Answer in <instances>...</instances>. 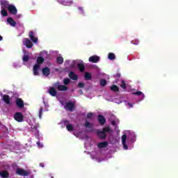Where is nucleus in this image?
<instances>
[{"mask_svg":"<svg viewBox=\"0 0 178 178\" xmlns=\"http://www.w3.org/2000/svg\"><path fill=\"white\" fill-rule=\"evenodd\" d=\"M55 88H57L58 91H67L69 88L65 85H60V82H56L54 83Z\"/></svg>","mask_w":178,"mask_h":178,"instance_id":"1","label":"nucleus"},{"mask_svg":"<svg viewBox=\"0 0 178 178\" xmlns=\"http://www.w3.org/2000/svg\"><path fill=\"white\" fill-rule=\"evenodd\" d=\"M74 103L72 102H68L65 103V105L64 106V108L67 111H69V112H73V109H74Z\"/></svg>","mask_w":178,"mask_h":178,"instance_id":"2","label":"nucleus"},{"mask_svg":"<svg viewBox=\"0 0 178 178\" xmlns=\"http://www.w3.org/2000/svg\"><path fill=\"white\" fill-rule=\"evenodd\" d=\"M15 173L18 175V176H29V175H30L29 171H26L23 168H17Z\"/></svg>","mask_w":178,"mask_h":178,"instance_id":"3","label":"nucleus"},{"mask_svg":"<svg viewBox=\"0 0 178 178\" xmlns=\"http://www.w3.org/2000/svg\"><path fill=\"white\" fill-rule=\"evenodd\" d=\"M14 119L17 122H22L23 120H24V116H23V113L20 112H17L14 115Z\"/></svg>","mask_w":178,"mask_h":178,"instance_id":"4","label":"nucleus"},{"mask_svg":"<svg viewBox=\"0 0 178 178\" xmlns=\"http://www.w3.org/2000/svg\"><path fill=\"white\" fill-rule=\"evenodd\" d=\"M8 10L10 13V15H17V8H16V6L15 5H10L8 6Z\"/></svg>","mask_w":178,"mask_h":178,"instance_id":"5","label":"nucleus"},{"mask_svg":"<svg viewBox=\"0 0 178 178\" xmlns=\"http://www.w3.org/2000/svg\"><path fill=\"white\" fill-rule=\"evenodd\" d=\"M29 37L31 41L33 42V44H38V38L35 37V35H34V31H31L29 32Z\"/></svg>","mask_w":178,"mask_h":178,"instance_id":"6","label":"nucleus"},{"mask_svg":"<svg viewBox=\"0 0 178 178\" xmlns=\"http://www.w3.org/2000/svg\"><path fill=\"white\" fill-rule=\"evenodd\" d=\"M15 104L19 109L24 108V101L22 98H17L15 100Z\"/></svg>","mask_w":178,"mask_h":178,"instance_id":"7","label":"nucleus"},{"mask_svg":"<svg viewBox=\"0 0 178 178\" xmlns=\"http://www.w3.org/2000/svg\"><path fill=\"white\" fill-rule=\"evenodd\" d=\"M1 100L3 101L6 105H12L10 96H9V95H3Z\"/></svg>","mask_w":178,"mask_h":178,"instance_id":"8","label":"nucleus"},{"mask_svg":"<svg viewBox=\"0 0 178 178\" xmlns=\"http://www.w3.org/2000/svg\"><path fill=\"white\" fill-rule=\"evenodd\" d=\"M29 131L33 133L34 136H40V131L38 130V126L33 125L31 127Z\"/></svg>","mask_w":178,"mask_h":178,"instance_id":"9","label":"nucleus"},{"mask_svg":"<svg viewBox=\"0 0 178 178\" xmlns=\"http://www.w3.org/2000/svg\"><path fill=\"white\" fill-rule=\"evenodd\" d=\"M24 45L26 47V48L31 49L33 48V42L29 38L24 39Z\"/></svg>","mask_w":178,"mask_h":178,"instance_id":"10","label":"nucleus"},{"mask_svg":"<svg viewBox=\"0 0 178 178\" xmlns=\"http://www.w3.org/2000/svg\"><path fill=\"white\" fill-rule=\"evenodd\" d=\"M99 59L100 58L98 56H92L89 58V62H91L92 63H98Z\"/></svg>","mask_w":178,"mask_h":178,"instance_id":"11","label":"nucleus"},{"mask_svg":"<svg viewBox=\"0 0 178 178\" xmlns=\"http://www.w3.org/2000/svg\"><path fill=\"white\" fill-rule=\"evenodd\" d=\"M58 1L61 3V5H65V6H69L73 3L72 0H58Z\"/></svg>","mask_w":178,"mask_h":178,"instance_id":"12","label":"nucleus"},{"mask_svg":"<svg viewBox=\"0 0 178 178\" xmlns=\"http://www.w3.org/2000/svg\"><path fill=\"white\" fill-rule=\"evenodd\" d=\"M42 72L44 76H48L51 74V70L49 67H45L42 69Z\"/></svg>","mask_w":178,"mask_h":178,"instance_id":"13","label":"nucleus"},{"mask_svg":"<svg viewBox=\"0 0 178 178\" xmlns=\"http://www.w3.org/2000/svg\"><path fill=\"white\" fill-rule=\"evenodd\" d=\"M98 122L100 124L104 125L105 123H106V119H105V117L102 115H99L97 117Z\"/></svg>","mask_w":178,"mask_h":178,"instance_id":"14","label":"nucleus"},{"mask_svg":"<svg viewBox=\"0 0 178 178\" xmlns=\"http://www.w3.org/2000/svg\"><path fill=\"white\" fill-rule=\"evenodd\" d=\"M132 94L133 95H136L137 97H140L141 101H143V99L145 98V95H144V93H143V92L140 90L133 92Z\"/></svg>","mask_w":178,"mask_h":178,"instance_id":"15","label":"nucleus"},{"mask_svg":"<svg viewBox=\"0 0 178 178\" xmlns=\"http://www.w3.org/2000/svg\"><path fill=\"white\" fill-rule=\"evenodd\" d=\"M40 65L38 64H35L33 66V74L34 76H38L40 73L38 72V70H40Z\"/></svg>","mask_w":178,"mask_h":178,"instance_id":"16","label":"nucleus"},{"mask_svg":"<svg viewBox=\"0 0 178 178\" xmlns=\"http://www.w3.org/2000/svg\"><path fill=\"white\" fill-rule=\"evenodd\" d=\"M49 94H50L51 97H56V94H58V92H56V90H55V88L51 87L49 89Z\"/></svg>","mask_w":178,"mask_h":178,"instance_id":"17","label":"nucleus"},{"mask_svg":"<svg viewBox=\"0 0 178 178\" xmlns=\"http://www.w3.org/2000/svg\"><path fill=\"white\" fill-rule=\"evenodd\" d=\"M97 136L100 140H105L106 138V134L103 132V131H97Z\"/></svg>","mask_w":178,"mask_h":178,"instance_id":"18","label":"nucleus"},{"mask_svg":"<svg viewBox=\"0 0 178 178\" xmlns=\"http://www.w3.org/2000/svg\"><path fill=\"white\" fill-rule=\"evenodd\" d=\"M1 178H9V172L6 170L0 171Z\"/></svg>","mask_w":178,"mask_h":178,"instance_id":"19","label":"nucleus"},{"mask_svg":"<svg viewBox=\"0 0 178 178\" xmlns=\"http://www.w3.org/2000/svg\"><path fill=\"white\" fill-rule=\"evenodd\" d=\"M77 67L79 70V72H81V73H83V72H84L86 70V66L84 65V64L79 63L77 64Z\"/></svg>","mask_w":178,"mask_h":178,"instance_id":"20","label":"nucleus"},{"mask_svg":"<svg viewBox=\"0 0 178 178\" xmlns=\"http://www.w3.org/2000/svg\"><path fill=\"white\" fill-rule=\"evenodd\" d=\"M69 77L71 78L72 80H78L79 76L74 72H70L69 74Z\"/></svg>","mask_w":178,"mask_h":178,"instance_id":"21","label":"nucleus"},{"mask_svg":"<svg viewBox=\"0 0 178 178\" xmlns=\"http://www.w3.org/2000/svg\"><path fill=\"white\" fill-rule=\"evenodd\" d=\"M7 22L12 26V27H16V22H15V19H13V18L8 17L7 19Z\"/></svg>","mask_w":178,"mask_h":178,"instance_id":"22","label":"nucleus"},{"mask_svg":"<svg viewBox=\"0 0 178 178\" xmlns=\"http://www.w3.org/2000/svg\"><path fill=\"white\" fill-rule=\"evenodd\" d=\"M98 148H106L108 147V142H101L97 145Z\"/></svg>","mask_w":178,"mask_h":178,"instance_id":"23","label":"nucleus"},{"mask_svg":"<svg viewBox=\"0 0 178 178\" xmlns=\"http://www.w3.org/2000/svg\"><path fill=\"white\" fill-rule=\"evenodd\" d=\"M84 78H85V80H91V79H92V76L91 75V74L88 72H85V74H84Z\"/></svg>","mask_w":178,"mask_h":178,"instance_id":"24","label":"nucleus"},{"mask_svg":"<svg viewBox=\"0 0 178 178\" xmlns=\"http://www.w3.org/2000/svg\"><path fill=\"white\" fill-rule=\"evenodd\" d=\"M102 131H103L104 134H105L106 133H112L113 131L111 129L110 127H106L102 129Z\"/></svg>","mask_w":178,"mask_h":178,"instance_id":"25","label":"nucleus"},{"mask_svg":"<svg viewBox=\"0 0 178 178\" xmlns=\"http://www.w3.org/2000/svg\"><path fill=\"white\" fill-rule=\"evenodd\" d=\"M1 8H4V9H8V6H10V5H9V2L8 1H2L1 3Z\"/></svg>","mask_w":178,"mask_h":178,"instance_id":"26","label":"nucleus"},{"mask_svg":"<svg viewBox=\"0 0 178 178\" xmlns=\"http://www.w3.org/2000/svg\"><path fill=\"white\" fill-rule=\"evenodd\" d=\"M111 90L114 92H119V87H118V86L116 85H113L112 86H111Z\"/></svg>","mask_w":178,"mask_h":178,"instance_id":"27","label":"nucleus"},{"mask_svg":"<svg viewBox=\"0 0 178 178\" xmlns=\"http://www.w3.org/2000/svg\"><path fill=\"white\" fill-rule=\"evenodd\" d=\"M44 59L43 57L39 56L37 58V65H42V63L44 62Z\"/></svg>","mask_w":178,"mask_h":178,"instance_id":"28","label":"nucleus"},{"mask_svg":"<svg viewBox=\"0 0 178 178\" xmlns=\"http://www.w3.org/2000/svg\"><path fill=\"white\" fill-rule=\"evenodd\" d=\"M120 87L123 90H127V85H126V82L124 81V80L121 81Z\"/></svg>","mask_w":178,"mask_h":178,"instance_id":"29","label":"nucleus"},{"mask_svg":"<svg viewBox=\"0 0 178 178\" xmlns=\"http://www.w3.org/2000/svg\"><path fill=\"white\" fill-rule=\"evenodd\" d=\"M108 58V59H110V60H113L116 59V56H115V54H113V53H109Z\"/></svg>","mask_w":178,"mask_h":178,"instance_id":"30","label":"nucleus"},{"mask_svg":"<svg viewBox=\"0 0 178 178\" xmlns=\"http://www.w3.org/2000/svg\"><path fill=\"white\" fill-rule=\"evenodd\" d=\"M108 81L106 79H101L100 80V86L102 87H105V86L107 84Z\"/></svg>","mask_w":178,"mask_h":178,"instance_id":"31","label":"nucleus"},{"mask_svg":"<svg viewBox=\"0 0 178 178\" xmlns=\"http://www.w3.org/2000/svg\"><path fill=\"white\" fill-rule=\"evenodd\" d=\"M85 127L88 129H92V124L86 120L85 122Z\"/></svg>","mask_w":178,"mask_h":178,"instance_id":"32","label":"nucleus"},{"mask_svg":"<svg viewBox=\"0 0 178 178\" xmlns=\"http://www.w3.org/2000/svg\"><path fill=\"white\" fill-rule=\"evenodd\" d=\"M56 62L57 63H58V65H62V63H63V57L62 56L58 57Z\"/></svg>","mask_w":178,"mask_h":178,"instance_id":"33","label":"nucleus"},{"mask_svg":"<svg viewBox=\"0 0 178 178\" xmlns=\"http://www.w3.org/2000/svg\"><path fill=\"white\" fill-rule=\"evenodd\" d=\"M63 84H64V86H68V84H70V79L69 78L64 79Z\"/></svg>","mask_w":178,"mask_h":178,"instance_id":"34","label":"nucleus"},{"mask_svg":"<svg viewBox=\"0 0 178 178\" xmlns=\"http://www.w3.org/2000/svg\"><path fill=\"white\" fill-rule=\"evenodd\" d=\"M66 129L68 131H73V130H74V127H73V125L70 124L67 125Z\"/></svg>","mask_w":178,"mask_h":178,"instance_id":"35","label":"nucleus"},{"mask_svg":"<svg viewBox=\"0 0 178 178\" xmlns=\"http://www.w3.org/2000/svg\"><path fill=\"white\" fill-rule=\"evenodd\" d=\"M1 13L3 17H6V16H8V11H6L5 9H2Z\"/></svg>","mask_w":178,"mask_h":178,"instance_id":"36","label":"nucleus"},{"mask_svg":"<svg viewBox=\"0 0 178 178\" xmlns=\"http://www.w3.org/2000/svg\"><path fill=\"white\" fill-rule=\"evenodd\" d=\"M126 140H127V135L124 134L122 136V144H124L126 143Z\"/></svg>","mask_w":178,"mask_h":178,"instance_id":"37","label":"nucleus"},{"mask_svg":"<svg viewBox=\"0 0 178 178\" xmlns=\"http://www.w3.org/2000/svg\"><path fill=\"white\" fill-rule=\"evenodd\" d=\"M29 55H24L22 58L23 62H29Z\"/></svg>","mask_w":178,"mask_h":178,"instance_id":"38","label":"nucleus"},{"mask_svg":"<svg viewBox=\"0 0 178 178\" xmlns=\"http://www.w3.org/2000/svg\"><path fill=\"white\" fill-rule=\"evenodd\" d=\"M44 110V108L40 107L39 111V118L41 119L42 118V111Z\"/></svg>","mask_w":178,"mask_h":178,"instance_id":"39","label":"nucleus"},{"mask_svg":"<svg viewBox=\"0 0 178 178\" xmlns=\"http://www.w3.org/2000/svg\"><path fill=\"white\" fill-rule=\"evenodd\" d=\"M84 83L83 82H79L78 83V88H84Z\"/></svg>","mask_w":178,"mask_h":178,"instance_id":"40","label":"nucleus"},{"mask_svg":"<svg viewBox=\"0 0 178 178\" xmlns=\"http://www.w3.org/2000/svg\"><path fill=\"white\" fill-rule=\"evenodd\" d=\"M93 113H88V114H87V118H88V119H91L92 118V116H93Z\"/></svg>","mask_w":178,"mask_h":178,"instance_id":"41","label":"nucleus"},{"mask_svg":"<svg viewBox=\"0 0 178 178\" xmlns=\"http://www.w3.org/2000/svg\"><path fill=\"white\" fill-rule=\"evenodd\" d=\"M64 125L66 126V127H67V126H69V121L68 120H65L63 121Z\"/></svg>","mask_w":178,"mask_h":178,"instance_id":"42","label":"nucleus"},{"mask_svg":"<svg viewBox=\"0 0 178 178\" xmlns=\"http://www.w3.org/2000/svg\"><path fill=\"white\" fill-rule=\"evenodd\" d=\"M120 73H117L115 75H114V76L116 78V79H120Z\"/></svg>","mask_w":178,"mask_h":178,"instance_id":"43","label":"nucleus"},{"mask_svg":"<svg viewBox=\"0 0 178 178\" xmlns=\"http://www.w3.org/2000/svg\"><path fill=\"white\" fill-rule=\"evenodd\" d=\"M79 10H80L81 13H84L83 7H78Z\"/></svg>","mask_w":178,"mask_h":178,"instance_id":"44","label":"nucleus"},{"mask_svg":"<svg viewBox=\"0 0 178 178\" xmlns=\"http://www.w3.org/2000/svg\"><path fill=\"white\" fill-rule=\"evenodd\" d=\"M124 149H129V147H127V145L126 144V143L124 144H122Z\"/></svg>","mask_w":178,"mask_h":178,"instance_id":"45","label":"nucleus"},{"mask_svg":"<svg viewBox=\"0 0 178 178\" xmlns=\"http://www.w3.org/2000/svg\"><path fill=\"white\" fill-rule=\"evenodd\" d=\"M131 43L132 44H134L135 45H138V40H136V42H134V41H131Z\"/></svg>","mask_w":178,"mask_h":178,"instance_id":"46","label":"nucleus"},{"mask_svg":"<svg viewBox=\"0 0 178 178\" xmlns=\"http://www.w3.org/2000/svg\"><path fill=\"white\" fill-rule=\"evenodd\" d=\"M133 104L131 103H128V106H129V108H133Z\"/></svg>","mask_w":178,"mask_h":178,"instance_id":"47","label":"nucleus"},{"mask_svg":"<svg viewBox=\"0 0 178 178\" xmlns=\"http://www.w3.org/2000/svg\"><path fill=\"white\" fill-rule=\"evenodd\" d=\"M111 124H112L113 126H116V122L112 121V122H111Z\"/></svg>","mask_w":178,"mask_h":178,"instance_id":"48","label":"nucleus"},{"mask_svg":"<svg viewBox=\"0 0 178 178\" xmlns=\"http://www.w3.org/2000/svg\"><path fill=\"white\" fill-rule=\"evenodd\" d=\"M2 40H3V38L1 35H0V41H2Z\"/></svg>","mask_w":178,"mask_h":178,"instance_id":"49","label":"nucleus"},{"mask_svg":"<svg viewBox=\"0 0 178 178\" xmlns=\"http://www.w3.org/2000/svg\"><path fill=\"white\" fill-rule=\"evenodd\" d=\"M79 91L81 92V94H83V90H80Z\"/></svg>","mask_w":178,"mask_h":178,"instance_id":"50","label":"nucleus"}]
</instances>
